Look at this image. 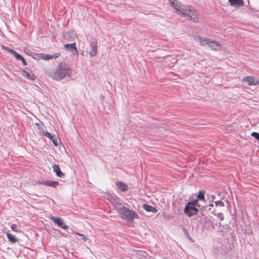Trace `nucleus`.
Segmentation results:
<instances>
[{
  "instance_id": "bb28decb",
  "label": "nucleus",
  "mask_w": 259,
  "mask_h": 259,
  "mask_svg": "<svg viewBox=\"0 0 259 259\" xmlns=\"http://www.w3.org/2000/svg\"><path fill=\"white\" fill-rule=\"evenodd\" d=\"M216 206H224V203L222 201H218L215 202Z\"/></svg>"
},
{
  "instance_id": "9d476101",
  "label": "nucleus",
  "mask_w": 259,
  "mask_h": 259,
  "mask_svg": "<svg viewBox=\"0 0 259 259\" xmlns=\"http://www.w3.org/2000/svg\"><path fill=\"white\" fill-rule=\"evenodd\" d=\"M8 51L11 53V54H12L13 55H14L15 56V57L18 60H20V61H21L22 64L26 66L27 65V62L26 61H25V60L24 59V58L21 56L20 55V54H19L18 53H17L16 51H15L14 50H12V49H7Z\"/></svg>"
},
{
  "instance_id": "6e6552de",
  "label": "nucleus",
  "mask_w": 259,
  "mask_h": 259,
  "mask_svg": "<svg viewBox=\"0 0 259 259\" xmlns=\"http://www.w3.org/2000/svg\"><path fill=\"white\" fill-rule=\"evenodd\" d=\"M91 50L89 52V55L91 57H94L97 54L98 42L97 41L92 42L90 44Z\"/></svg>"
},
{
  "instance_id": "f8f14e48",
  "label": "nucleus",
  "mask_w": 259,
  "mask_h": 259,
  "mask_svg": "<svg viewBox=\"0 0 259 259\" xmlns=\"http://www.w3.org/2000/svg\"><path fill=\"white\" fill-rule=\"evenodd\" d=\"M41 134L45 137H46L50 139L51 140H52L53 144L55 146L58 145L57 139L55 138L54 136L52 135V134L51 133L42 130V131L41 132Z\"/></svg>"
},
{
  "instance_id": "7ed1b4c3",
  "label": "nucleus",
  "mask_w": 259,
  "mask_h": 259,
  "mask_svg": "<svg viewBox=\"0 0 259 259\" xmlns=\"http://www.w3.org/2000/svg\"><path fill=\"white\" fill-rule=\"evenodd\" d=\"M117 210L121 218L128 221H132L134 219H138L139 217L136 211L124 206L117 208Z\"/></svg>"
},
{
  "instance_id": "b1692460",
  "label": "nucleus",
  "mask_w": 259,
  "mask_h": 259,
  "mask_svg": "<svg viewBox=\"0 0 259 259\" xmlns=\"http://www.w3.org/2000/svg\"><path fill=\"white\" fill-rule=\"evenodd\" d=\"M23 51L27 55L29 56H32V53L31 51L29 50H28L26 47L23 48Z\"/></svg>"
},
{
  "instance_id": "ddd939ff",
  "label": "nucleus",
  "mask_w": 259,
  "mask_h": 259,
  "mask_svg": "<svg viewBox=\"0 0 259 259\" xmlns=\"http://www.w3.org/2000/svg\"><path fill=\"white\" fill-rule=\"evenodd\" d=\"M21 74L27 79L34 80L35 79V76L34 74L31 72H29L25 70L21 71Z\"/></svg>"
},
{
  "instance_id": "393cba45",
  "label": "nucleus",
  "mask_w": 259,
  "mask_h": 259,
  "mask_svg": "<svg viewBox=\"0 0 259 259\" xmlns=\"http://www.w3.org/2000/svg\"><path fill=\"white\" fill-rule=\"evenodd\" d=\"M251 136L259 141V134L256 132H253Z\"/></svg>"
},
{
  "instance_id": "dca6fc26",
  "label": "nucleus",
  "mask_w": 259,
  "mask_h": 259,
  "mask_svg": "<svg viewBox=\"0 0 259 259\" xmlns=\"http://www.w3.org/2000/svg\"><path fill=\"white\" fill-rule=\"evenodd\" d=\"M53 167L54 171L56 172L57 176L61 177L64 176V174L60 170L58 165L54 164Z\"/></svg>"
},
{
  "instance_id": "f03ea898",
  "label": "nucleus",
  "mask_w": 259,
  "mask_h": 259,
  "mask_svg": "<svg viewBox=\"0 0 259 259\" xmlns=\"http://www.w3.org/2000/svg\"><path fill=\"white\" fill-rule=\"evenodd\" d=\"M71 73L70 66L65 62H61L58 64L56 69L49 72L48 75L54 80L60 81L66 76H70Z\"/></svg>"
},
{
  "instance_id": "c85d7f7f",
  "label": "nucleus",
  "mask_w": 259,
  "mask_h": 259,
  "mask_svg": "<svg viewBox=\"0 0 259 259\" xmlns=\"http://www.w3.org/2000/svg\"><path fill=\"white\" fill-rule=\"evenodd\" d=\"M212 50H214V48H217L218 47H216L215 45L214 44H211V47H210Z\"/></svg>"
},
{
  "instance_id": "c756f323",
  "label": "nucleus",
  "mask_w": 259,
  "mask_h": 259,
  "mask_svg": "<svg viewBox=\"0 0 259 259\" xmlns=\"http://www.w3.org/2000/svg\"><path fill=\"white\" fill-rule=\"evenodd\" d=\"M36 125L37 126L39 129H40L41 126L42 125V123H36Z\"/></svg>"
},
{
  "instance_id": "5701e85b",
  "label": "nucleus",
  "mask_w": 259,
  "mask_h": 259,
  "mask_svg": "<svg viewBox=\"0 0 259 259\" xmlns=\"http://www.w3.org/2000/svg\"><path fill=\"white\" fill-rule=\"evenodd\" d=\"M192 205L197 206L199 208L200 207V205L198 203V199H194L191 201L189 202Z\"/></svg>"
},
{
  "instance_id": "39448f33",
  "label": "nucleus",
  "mask_w": 259,
  "mask_h": 259,
  "mask_svg": "<svg viewBox=\"0 0 259 259\" xmlns=\"http://www.w3.org/2000/svg\"><path fill=\"white\" fill-rule=\"evenodd\" d=\"M198 211V210L195 206L192 205L189 202L186 204L184 209V212L189 217L196 214Z\"/></svg>"
},
{
  "instance_id": "9b49d317",
  "label": "nucleus",
  "mask_w": 259,
  "mask_h": 259,
  "mask_svg": "<svg viewBox=\"0 0 259 259\" xmlns=\"http://www.w3.org/2000/svg\"><path fill=\"white\" fill-rule=\"evenodd\" d=\"M61 54L60 53H56L54 55H49V54H46L44 53H42V56L41 58L42 60H44L46 61H48L52 59H56L58 58L60 56Z\"/></svg>"
},
{
  "instance_id": "6ab92c4d",
  "label": "nucleus",
  "mask_w": 259,
  "mask_h": 259,
  "mask_svg": "<svg viewBox=\"0 0 259 259\" xmlns=\"http://www.w3.org/2000/svg\"><path fill=\"white\" fill-rule=\"evenodd\" d=\"M44 184L46 186L55 187L59 185V183L56 181H47L44 182Z\"/></svg>"
},
{
  "instance_id": "4468645a",
  "label": "nucleus",
  "mask_w": 259,
  "mask_h": 259,
  "mask_svg": "<svg viewBox=\"0 0 259 259\" xmlns=\"http://www.w3.org/2000/svg\"><path fill=\"white\" fill-rule=\"evenodd\" d=\"M115 184L117 188L122 192H125L128 190V187L127 185L124 182L121 181L117 182H116Z\"/></svg>"
},
{
  "instance_id": "423d86ee",
  "label": "nucleus",
  "mask_w": 259,
  "mask_h": 259,
  "mask_svg": "<svg viewBox=\"0 0 259 259\" xmlns=\"http://www.w3.org/2000/svg\"><path fill=\"white\" fill-rule=\"evenodd\" d=\"M242 81L247 83L248 85H257L259 84V79L253 76H247L244 77Z\"/></svg>"
},
{
  "instance_id": "4be33fe9",
  "label": "nucleus",
  "mask_w": 259,
  "mask_h": 259,
  "mask_svg": "<svg viewBox=\"0 0 259 259\" xmlns=\"http://www.w3.org/2000/svg\"><path fill=\"white\" fill-rule=\"evenodd\" d=\"M42 53H33L32 57L35 59L42 60Z\"/></svg>"
},
{
  "instance_id": "7c9ffc66",
  "label": "nucleus",
  "mask_w": 259,
  "mask_h": 259,
  "mask_svg": "<svg viewBox=\"0 0 259 259\" xmlns=\"http://www.w3.org/2000/svg\"><path fill=\"white\" fill-rule=\"evenodd\" d=\"M115 201H117V202H118V201H120V199L119 198H116L115 199Z\"/></svg>"
},
{
  "instance_id": "f3484780",
  "label": "nucleus",
  "mask_w": 259,
  "mask_h": 259,
  "mask_svg": "<svg viewBox=\"0 0 259 259\" xmlns=\"http://www.w3.org/2000/svg\"><path fill=\"white\" fill-rule=\"evenodd\" d=\"M143 207L146 210L149 212H152L155 213L157 211V210L155 207L149 205L148 204H144Z\"/></svg>"
},
{
  "instance_id": "2eb2a0df",
  "label": "nucleus",
  "mask_w": 259,
  "mask_h": 259,
  "mask_svg": "<svg viewBox=\"0 0 259 259\" xmlns=\"http://www.w3.org/2000/svg\"><path fill=\"white\" fill-rule=\"evenodd\" d=\"M231 6L234 7L243 6L244 2L242 0H229Z\"/></svg>"
},
{
  "instance_id": "0eeeda50",
  "label": "nucleus",
  "mask_w": 259,
  "mask_h": 259,
  "mask_svg": "<svg viewBox=\"0 0 259 259\" xmlns=\"http://www.w3.org/2000/svg\"><path fill=\"white\" fill-rule=\"evenodd\" d=\"M51 220L56 224L58 225L59 226L61 227L63 229H67L69 227L68 226L65 225L64 223L63 220L60 218V217H51Z\"/></svg>"
},
{
  "instance_id": "a211bd4d",
  "label": "nucleus",
  "mask_w": 259,
  "mask_h": 259,
  "mask_svg": "<svg viewBox=\"0 0 259 259\" xmlns=\"http://www.w3.org/2000/svg\"><path fill=\"white\" fill-rule=\"evenodd\" d=\"M6 235L7 236V238L9 240V241L12 243H16L18 241V240L15 237V236L12 235L11 234L7 232L6 233Z\"/></svg>"
},
{
  "instance_id": "412c9836",
  "label": "nucleus",
  "mask_w": 259,
  "mask_h": 259,
  "mask_svg": "<svg viewBox=\"0 0 259 259\" xmlns=\"http://www.w3.org/2000/svg\"><path fill=\"white\" fill-rule=\"evenodd\" d=\"M11 228L13 231H14L15 232H19V233L21 232V231L20 229V226L17 225L16 224H12L11 226Z\"/></svg>"
},
{
  "instance_id": "20e7f679",
  "label": "nucleus",
  "mask_w": 259,
  "mask_h": 259,
  "mask_svg": "<svg viewBox=\"0 0 259 259\" xmlns=\"http://www.w3.org/2000/svg\"><path fill=\"white\" fill-rule=\"evenodd\" d=\"M195 40L198 41L201 46L208 45L209 47H211V44H214L215 45L217 48H214V51L219 50L221 46L215 41H210L206 38H203L200 36H197L196 37Z\"/></svg>"
},
{
  "instance_id": "cd10ccee",
  "label": "nucleus",
  "mask_w": 259,
  "mask_h": 259,
  "mask_svg": "<svg viewBox=\"0 0 259 259\" xmlns=\"http://www.w3.org/2000/svg\"><path fill=\"white\" fill-rule=\"evenodd\" d=\"M217 217L221 221H223L224 219V217L222 213H218L217 215Z\"/></svg>"
},
{
  "instance_id": "f257e3e1",
  "label": "nucleus",
  "mask_w": 259,
  "mask_h": 259,
  "mask_svg": "<svg viewBox=\"0 0 259 259\" xmlns=\"http://www.w3.org/2000/svg\"><path fill=\"white\" fill-rule=\"evenodd\" d=\"M169 2L170 6L174 8L179 15L195 23L199 22L198 13L193 7L190 6H184L177 0H169Z\"/></svg>"
},
{
  "instance_id": "a878e982",
  "label": "nucleus",
  "mask_w": 259,
  "mask_h": 259,
  "mask_svg": "<svg viewBox=\"0 0 259 259\" xmlns=\"http://www.w3.org/2000/svg\"><path fill=\"white\" fill-rule=\"evenodd\" d=\"M75 234L76 235H79V236H81V239L82 240H83L84 241L87 240V239H88L87 238H86L83 234H80V233H79L78 232H75Z\"/></svg>"
},
{
  "instance_id": "aec40b11",
  "label": "nucleus",
  "mask_w": 259,
  "mask_h": 259,
  "mask_svg": "<svg viewBox=\"0 0 259 259\" xmlns=\"http://www.w3.org/2000/svg\"><path fill=\"white\" fill-rule=\"evenodd\" d=\"M205 192L204 191H200L197 195V199L202 201H205V197H204Z\"/></svg>"
},
{
  "instance_id": "1a4fd4ad",
  "label": "nucleus",
  "mask_w": 259,
  "mask_h": 259,
  "mask_svg": "<svg viewBox=\"0 0 259 259\" xmlns=\"http://www.w3.org/2000/svg\"><path fill=\"white\" fill-rule=\"evenodd\" d=\"M64 48H65L66 51H70L74 55H78V51L76 47L75 43L64 45Z\"/></svg>"
}]
</instances>
